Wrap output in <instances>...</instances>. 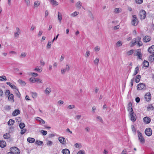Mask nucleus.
I'll return each mask as SVG.
<instances>
[{
  "label": "nucleus",
  "instance_id": "f257e3e1",
  "mask_svg": "<svg viewBox=\"0 0 154 154\" xmlns=\"http://www.w3.org/2000/svg\"><path fill=\"white\" fill-rule=\"evenodd\" d=\"M133 19L131 21L132 24L134 26H136L138 23V20L135 15H132Z\"/></svg>",
  "mask_w": 154,
  "mask_h": 154
},
{
  "label": "nucleus",
  "instance_id": "f03ea898",
  "mask_svg": "<svg viewBox=\"0 0 154 154\" xmlns=\"http://www.w3.org/2000/svg\"><path fill=\"white\" fill-rule=\"evenodd\" d=\"M129 116L132 122H135L137 119V116L133 112L129 113Z\"/></svg>",
  "mask_w": 154,
  "mask_h": 154
},
{
  "label": "nucleus",
  "instance_id": "7ed1b4c3",
  "mask_svg": "<svg viewBox=\"0 0 154 154\" xmlns=\"http://www.w3.org/2000/svg\"><path fill=\"white\" fill-rule=\"evenodd\" d=\"M10 151L12 152L14 154H19L20 150L17 147H13L10 149Z\"/></svg>",
  "mask_w": 154,
  "mask_h": 154
},
{
  "label": "nucleus",
  "instance_id": "20e7f679",
  "mask_svg": "<svg viewBox=\"0 0 154 154\" xmlns=\"http://www.w3.org/2000/svg\"><path fill=\"white\" fill-rule=\"evenodd\" d=\"M146 88L145 85L144 83H140L137 85V89L138 90H145Z\"/></svg>",
  "mask_w": 154,
  "mask_h": 154
},
{
  "label": "nucleus",
  "instance_id": "39448f33",
  "mask_svg": "<svg viewBox=\"0 0 154 154\" xmlns=\"http://www.w3.org/2000/svg\"><path fill=\"white\" fill-rule=\"evenodd\" d=\"M139 15L141 19H144L146 16V12L143 10H141L140 12Z\"/></svg>",
  "mask_w": 154,
  "mask_h": 154
},
{
  "label": "nucleus",
  "instance_id": "423d86ee",
  "mask_svg": "<svg viewBox=\"0 0 154 154\" xmlns=\"http://www.w3.org/2000/svg\"><path fill=\"white\" fill-rule=\"evenodd\" d=\"M138 137V139L140 143H143L145 141V140L143 137L142 133L139 131H137Z\"/></svg>",
  "mask_w": 154,
  "mask_h": 154
},
{
  "label": "nucleus",
  "instance_id": "0eeeda50",
  "mask_svg": "<svg viewBox=\"0 0 154 154\" xmlns=\"http://www.w3.org/2000/svg\"><path fill=\"white\" fill-rule=\"evenodd\" d=\"M145 99L147 102H149L151 99V96L149 92L147 93L145 95Z\"/></svg>",
  "mask_w": 154,
  "mask_h": 154
},
{
  "label": "nucleus",
  "instance_id": "6e6552de",
  "mask_svg": "<svg viewBox=\"0 0 154 154\" xmlns=\"http://www.w3.org/2000/svg\"><path fill=\"white\" fill-rule=\"evenodd\" d=\"M145 134L148 136H150L152 134V131L150 128H146L145 131Z\"/></svg>",
  "mask_w": 154,
  "mask_h": 154
},
{
  "label": "nucleus",
  "instance_id": "1a4fd4ad",
  "mask_svg": "<svg viewBox=\"0 0 154 154\" xmlns=\"http://www.w3.org/2000/svg\"><path fill=\"white\" fill-rule=\"evenodd\" d=\"M20 30L18 27L16 28V31L14 33V36L15 37L18 38L19 34L20 33Z\"/></svg>",
  "mask_w": 154,
  "mask_h": 154
},
{
  "label": "nucleus",
  "instance_id": "9d476101",
  "mask_svg": "<svg viewBox=\"0 0 154 154\" xmlns=\"http://www.w3.org/2000/svg\"><path fill=\"white\" fill-rule=\"evenodd\" d=\"M143 121L145 124H147L150 123L151 119L149 117H145L143 118Z\"/></svg>",
  "mask_w": 154,
  "mask_h": 154
},
{
  "label": "nucleus",
  "instance_id": "9b49d317",
  "mask_svg": "<svg viewBox=\"0 0 154 154\" xmlns=\"http://www.w3.org/2000/svg\"><path fill=\"white\" fill-rule=\"evenodd\" d=\"M59 142L63 144H65L66 143L65 138L62 137H60L58 138Z\"/></svg>",
  "mask_w": 154,
  "mask_h": 154
},
{
  "label": "nucleus",
  "instance_id": "f8f14e48",
  "mask_svg": "<svg viewBox=\"0 0 154 154\" xmlns=\"http://www.w3.org/2000/svg\"><path fill=\"white\" fill-rule=\"evenodd\" d=\"M128 110L129 112H133V111L132 109V103L131 102H130L128 104Z\"/></svg>",
  "mask_w": 154,
  "mask_h": 154
},
{
  "label": "nucleus",
  "instance_id": "ddd939ff",
  "mask_svg": "<svg viewBox=\"0 0 154 154\" xmlns=\"http://www.w3.org/2000/svg\"><path fill=\"white\" fill-rule=\"evenodd\" d=\"M8 97V100L11 103H13L14 101V95L12 94H10Z\"/></svg>",
  "mask_w": 154,
  "mask_h": 154
},
{
  "label": "nucleus",
  "instance_id": "4468645a",
  "mask_svg": "<svg viewBox=\"0 0 154 154\" xmlns=\"http://www.w3.org/2000/svg\"><path fill=\"white\" fill-rule=\"evenodd\" d=\"M6 84L9 85L12 88L15 89L17 90H18V89L17 87L15 85H13L12 83L10 82H6Z\"/></svg>",
  "mask_w": 154,
  "mask_h": 154
},
{
  "label": "nucleus",
  "instance_id": "2eb2a0df",
  "mask_svg": "<svg viewBox=\"0 0 154 154\" xmlns=\"http://www.w3.org/2000/svg\"><path fill=\"white\" fill-rule=\"evenodd\" d=\"M136 51H137L136 55L137 56L138 58L140 59H142V56L141 53V50L138 49Z\"/></svg>",
  "mask_w": 154,
  "mask_h": 154
},
{
  "label": "nucleus",
  "instance_id": "dca6fc26",
  "mask_svg": "<svg viewBox=\"0 0 154 154\" xmlns=\"http://www.w3.org/2000/svg\"><path fill=\"white\" fill-rule=\"evenodd\" d=\"M143 68L145 67V69H146L147 67H148L149 66V62L146 60H144L143 63Z\"/></svg>",
  "mask_w": 154,
  "mask_h": 154
},
{
  "label": "nucleus",
  "instance_id": "f3484780",
  "mask_svg": "<svg viewBox=\"0 0 154 154\" xmlns=\"http://www.w3.org/2000/svg\"><path fill=\"white\" fill-rule=\"evenodd\" d=\"M132 45L131 46H134L136 45L138 43V39H137V37L136 38H135L133 39V40L131 41Z\"/></svg>",
  "mask_w": 154,
  "mask_h": 154
},
{
  "label": "nucleus",
  "instance_id": "a211bd4d",
  "mask_svg": "<svg viewBox=\"0 0 154 154\" xmlns=\"http://www.w3.org/2000/svg\"><path fill=\"white\" fill-rule=\"evenodd\" d=\"M150 39V37L149 36L147 35L144 37L143 38V41L144 42H147L149 41Z\"/></svg>",
  "mask_w": 154,
  "mask_h": 154
},
{
  "label": "nucleus",
  "instance_id": "6ab92c4d",
  "mask_svg": "<svg viewBox=\"0 0 154 154\" xmlns=\"http://www.w3.org/2000/svg\"><path fill=\"white\" fill-rule=\"evenodd\" d=\"M148 51L150 53H154V45H152L149 47Z\"/></svg>",
  "mask_w": 154,
  "mask_h": 154
},
{
  "label": "nucleus",
  "instance_id": "aec40b11",
  "mask_svg": "<svg viewBox=\"0 0 154 154\" xmlns=\"http://www.w3.org/2000/svg\"><path fill=\"white\" fill-rule=\"evenodd\" d=\"M34 70L38 72H41L42 70V69L40 66H37L34 69Z\"/></svg>",
  "mask_w": 154,
  "mask_h": 154
},
{
  "label": "nucleus",
  "instance_id": "412c9836",
  "mask_svg": "<svg viewBox=\"0 0 154 154\" xmlns=\"http://www.w3.org/2000/svg\"><path fill=\"white\" fill-rule=\"evenodd\" d=\"M6 143L5 141L4 140H1L0 141V147L1 148H4L6 146Z\"/></svg>",
  "mask_w": 154,
  "mask_h": 154
},
{
  "label": "nucleus",
  "instance_id": "4be33fe9",
  "mask_svg": "<svg viewBox=\"0 0 154 154\" xmlns=\"http://www.w3.org/2000/svg\"><path fill=\"white\" fill-rule=\"evenodd\" d=\"M36 119L37 121L39 122L41 124H43L45 123V121L39 117H37L36 118Z\"/></svg>",
  "mask_w": 154,
  "mask_h": 154
},
{
  "label": "nucleus",
  "instance_id": "5701e85b",
  "mask_svg": "<svg viewBox=\"0 0 154 154\" xmlns=\"http://www.w3.org/2000/svg\"><path fill=\"white\" fill-rule=\"evenodd\" d=\"M122 11V9L119 8H115L114 10V13L115 14H118L120 13Z\"/></svg>",
  "mask_w": 154,
  "mask_h": 154
},
{
  "label": "nucleus",
  "instance_id": "b1692460",
  "mask_svg": "<svg viewBox=\"0 0 154 154\" xmlns=\"http://www.w3.org/2000/svg\"><path fill=\"white\" fill-rule=\"evenodd\" d=\"M50 1L53 6H56L58 5V2L55 0H50Z\"/></svg>",
  "mask_w": 154,
  "mask_h": 154
},
{
  "label": "nucleus",
  "instance_id": "393cba45",
  "mask_svg": "<svg viewBox=\"0 0 154 154\" xmlns=\"http://www.w3.org/2000/svg\"><path fill=\"white\" fill-rule=\"evenodd\" d=\"M141 38L140 37L138 36L137 39H138L137 45L140 47L143 45L142 42L141 41Z\"/></svg>",
  "mask_w": 154,
  "mask_h": 154
},
{
  "label": "nucleus",
  "instance_id": "a878e982",
  "mask_svg": "<svg viewBox=\"0 0 154 154\" xmlns=\"http://www.w3.org/2000/svg\"><path fill=\"white\" fill-rule=\"evenodd\" d=\"M20 112L19 109H16L13 111L12 115L13 116H15L20 114Z\"/></svg>",
  "mask_w": 154,
  "mask_h": 154
},
{
  "label": "nucleus",
  "instance_id": "bb28decb",
  "mask_svg": "<svg viewBox=\"0 0 154 154\" xmlns=\"http://www.w3.org/2000/svg\"><path fill=\"white\" fill-rule=\"evenodd\" d=\"M27 141L29 143H32L35 142V140L33 138L29 137L27 138Z\"/></svg>",
  "mask_w": 154,
  "mask_h": 154
},
{
  "label": "nucleus",
  "instance_id": "cd10ccee",
  "mask_svg": "<svg viewBox=\"0 0 154 154\" xmlns=\"http://www.w3.org/2000/svg\"><path fill=\"white\" fill-rule=\"evenodd\" d=\"M62 152L63 154H70L69 150L67 149H63L62 151Z\"/></svg>",
  "mask_w": 154,
  "mask_h": 154
},
{
  "label": "nucleus",
  "instance_id": "c85d7f7f",
  "mask_svg": "<svg viewBox=\"0 0 154 154\" xmlns=\"http://www.w3.org/2000/svg\"><path fill=\"white\" fill-rule=\"evenodd\" d=\"M31 94L32 95V97L34 99H35L37 97L38 94L35 92H31Z\"/></svg>",
  "mask_w": 154,
  "mask_h": 154
},
{
  "label": "nucleus",
  "instance_id": "c756f323",
  "mask_svg": "<svg viewBox=\"0 0 154 154\" xmlns=\"http://www.w3.org/2000/svg\"><path fill=\"white\" fill-rule=\"evenodd\" d=\"M51 91V88L49 87H47L46 88L45 90V93L47 94H49L50 93Z\"/></svg>",
  "mask_w": 154,
  "mask_h": 154
},
{
  "label": "nucleus",
  "instance_id": "7c9ffc66",
  "mask_svg": "<svg viewBox=\"0 0 154 154\" xmlns=\"http://www.w3.org/2000/svg\"><path fill=\"white\" fill-rule=\"evenodd\" d=\"M75 5L77 8L80 9L82 5V3L80 1H79Z\"/></svg>",
  "mask_w": 154,
  "mask_h": 154
},
{
  "label": "nucleus",
  "instance_id": "2f4dec72",
  "mask_svg": "<svg viewBox=\"0 0 154 154\" xmlns=\"http://www.w3.org/2000/svg\"><path fill=\"white\" fill-rule=\"evenodd\" d=\"M14 122L15 121L14 120L12 119H10L8 122V125H14Z\"/></svg>",
  "mask_w": 154,
  "mask_h": 154
},
{
  "label": "nucleus",
  "instance_id": "473e14b6",
  "mask_svg": "<svg viewBox=\"0 0 154 154\" xmlns=\"http://www.w3.org/2000/svg\"><path fill=\"white\" fill-rule=\"evenodd\" d=\"M79 12L75 11L71 14L70 16L72 17H75L79 14Z\"/></svg>",
  "mask_w": 154,
  "mask_h": 154
},
{
  "label": "nucleus",
  "instance_id": "72a5a7b5",
  "mask_svg": "<svg viewBox=\"0 0 154 154\" xmlns=\"http://www.w3.org/2000/svg\"><path fill=\"white\" fill-rule=\"evenodd\" d=\"M141 79V76L140 75H138L136 76L135 82L136 83H138L140 80Z\"/></svg>",
  "mask_w": 154,
  "mask_h": 154
},
{
  "label": "nucleus",
  "instance_id": "f704fd0d",
  "mask_svg": "<svg viewBox=\"0 0 154 154\" xmlns=\"http://www.w3.org/2000/svg\"><path fill=\"white\" fill-rule=\"evenodd\" d=\"M139 69V68L138 66H137L136 67L135 69L133 75V76L136 75L138 73Z\"/></svg>",
  "mask_w": 154,
  "mask_h": 154
},
{
  "label": "nucleus",
  "instance_id": "c9c22d12",
  "mask_svg": "<svg viewBox=\"0 0 154 154\" xmlns=\"http://www.w3.org/2000/svg\"><path fill=\"white\" fill-rule=\"evenodd\" d=\"M154 108L153 106L151 104H150L147 107V110L148 111L152 110L154 109Z\"/></svg>",
  "mask_w": 154,
  "mask_h": 154
},
{
  "label": "nucleus",
  "instance_id": "e433bc0d",
  "mask_svg": "<svg viewBox=\"0 0 154 154\" xmlns=\"http://www.w3.org/2000/svg\"><path fill=\"white\" fill-rule=\"evenodd\" d=\"M10 137V134L9 133H6L3 135V137L5 139H8Z\"/></svg>",
  "mask_w": 154,
  "mask_h": 154
},
{
  "label": "nucleus",
  "instance_id": "4c0bfd02",
  "mask_svg": "<svg viewBox=\"0 0 154 154\" xmlns=\"http://www.w3.org/2000/svg\"><path fill=\"white\" fill-rule=\"evenodd\" d=\"M134 50H131L126 53V54L128 56H129L131 55L133 53Z\"/></svg>",
  "mask_w": 154,
  "mask_h": 154
},
{
  "label": "nucleus",
  "instance_id": "58836bf2",
  "mask_svg": "<svg viewBox=\"0 0 154 154\" xmlns=\"http://www.w3.org/2000/svg\"><path fill=\"white\" fill-rule=\"evenodd\" d=\"M149 60L152 62L154 61V54L151 55L149 57Z\"/></svg>",
  "mask_w": 154,
  "mask_h": 154
},
{
  "label": "nucleus",
  "instance_id": "ea45409f",
  "mask_svg": "<svg viewBox=\"0 0 154 154\" xmlns=\"http://www.w3.org/2000/svg\"><path fill=\"white\" fill-rule=\"evenodd\" d=\"M40 2L38 1H36L34 2V5L35 7H37L40 5Z\"/></svg>",
  "mask_w": 154,
  "mask_h": 154
},
{
  "label": "nucleus",
  "instance_id": "a19ab883",
  "mask_svg": "<svg viewBox=\"0 0 154 154\" xmlns=\"http://www.w3.org/2000/svg\"><path fill=\"white\" fill-rule=\"evenodd\" d=\"M35 143L36 145L40 146L43 144V142L42 141L37 140L35 141Z\"/></svg>",
  "mask_w": 154,
  "mask_h": 154
},
{
  "label": "nucleus",
  "instance_id": "79ce46f5",
  "mask_svg": "<svg viewBox=\"0 0 154 154\" xmlns=\"http://www.w3.org/2000/svg\"><path fill=\"white\" fill-rule=\"evenodd\" d=\"M27 54L26 53L22 52L20 56V58H23L26 57Z\"/></svg>",
  "mask_w": 154,
  "mask_h": 154
},
{
  "label": "nucleus",
  "instance_id": "37998d69",
  "mask_svg": "<svg viewBox=\"0 0 154 154\" xmlns=\"http://www.w3.org/2000/svg\"><path fill=\"white\" fill-rule=\"evenodd\" d=\"M58 20L60 21V22H61L62 19V14H61L59 12L58 13Z\"/></svg>",
  "mask_w": 154,
  "mask_h": 154
},
{
  "label": "nucleus",
  "instance_id": "c03bdc74",
  "mask_svg": "<svg viewBox=\"0 0 154 154\" xmlns=\"http://www.w3.org/2000/svg\"><path fill=\"white\" fill-rule=\"evenodd\" d=\"M5 96L6 97H8L10 94H11L10 93V91L8 90H7L6 91L5 93Z\"/></svg>",
  "mask_w": 154,
  "mask_h": 154
},
{
  "label": "nucleus",
  "instance_id": "a18cd8bd",
  "mask_svg": "<svg viewBox=\"0 0 154 154\" xmlns=\"http://www.w3.org/2000/svg\"><path fill=\"white\" fill-rule=\"evenodd\" d=\"M75 107V105H70L67 107V108L70 109L74 108Z\"/></svg>",
  "mask_w": 154,
  "mask_h": 154
},
{
  "label": "nucleus",
  "instance_id": "49530a36",
  "mask_svg": "<svg viewBox=\"0 0 154 154\" xmlns=\"http://www.w3.org/2000/svg\"><path fill=\"white\" fill-rule=\"evenodd\" d=\"M29 81L32 83H35L36 82V78L31 77L29 79Z\"/></svg>",
  "mask_w": 154,
  "mask_h": 154
},
{
  "label": "nucleus",
  "instance_id": "de8ad7c7",
  "mask_svg": "<svg viewBox=\"0 0 154 154\" xmlns=\"http://www.w3.org/2000/svg\"><path fill=\"white\" fill-rule=\"evenodd\" d=\"M19 126L21 129H23L25 127V125L24 123H21L19 124Z\"/></svg>",
  "mask_w": 154,
  "mask_h": 154
},
{
  "label": "nucleus",
  "instance_id": "09e8293b",
  "mask_svg": "<svg viewBox=\"0 0 154 154\" xmlns=\"http://www.w3.org/2000/svg\"><path fill=\"white\" fill-rule=\"evenodd\" d=\"M99 60V59L98 57L96 58L94 60V63L95 64L98 65Z\"/></svg>",
  "mask_w": 154,
  "mask_h": 154
},
{
  "label": "nucleus",
  "instance_id": "8fccbe9b",
  "mask_svg": "<svg viewBox=\"0 0 154 154\" xmlns=\"http://www.w3.org/2000/svg\"><path fill=\"white\" fill-rule=\"evenodd\" d=\"M18 82L19 83H20V84L23 85H25L26 84L25 82L22 80L21 79H19L18 80Z\"/></svg>",
  "mask_w": 154,
  "mask_h": 154
},
{
  "label": "nucleus",
  "instance_id": "3c124183",
  "mask_svg": "<svg viewBox=\"0 0 154 154\" xmlns=\"http://www.w3.org/2000/svg\"><path fill=\"white\" fill-rule=\"evenodd\" d=\"M27 6H28L30 5V1L29 0H24Z\"/></svg>",
  "mask_w": 154,
  "mask_h": 154
},
{
  "label": "nucleus",
  "instance_id": "603ef678",
  "mask_svg": "<svg viewBox=\"0 0 154 154\" xmlns=\"http://www.w3.org/2000/svg\"><path fill=\"white\" fill-rule=\"evenodd\" d=\"M116 45L117 46L119 47L121 46L122 45V42L121 41H118L116 43Z\"/></svg>",
  "mask_w": 154,
  "mask_h": 154
},
{
  "label": "nucleus",
  "instance_id": "864d4df0",
  "mask_svg": "<svg viewBox=\"0 0 154 154\" xmlns=\"http://www.w3.org/2000/svg\"><path fill=\"white\" fill-rule=\"evenodd\" d=\"M100 48L98 46H96L94 48V50L95 51H99L100 50Z\"/></svg>",
  "mask_w": 154,
  "mask_h": 154
},
{
  "label": "nucleus",
  "instance_id": "5fc2aeb1",
  "mask_svg": "<svg viewBox=\"0 0 154 154\" xmlns=\"http://www.w3.org/2000/svg\"><path fill=\"white\" fill-rule=\"evenodd\" d=\"M20 134H23L26 131V129L24 128L21 129Z\"/></svg>",
  "mask_w": 154,
  "mask_h": 154
},
{
  "label": "nucleus",
  "instance_id": "6e6d98bb",
  "mask_svg": "<svg viewBox=\"0 0 154 154\" xmlns=\"http://www.w3.org/2000/svg\"><path fill=\"white\" fill-rule=\"evenodd\" d=\"M51 43L50 41H48L47 45V47L49 49L51 48Z\"/></svg>",
  "mask_w": 154,
  "mask_h": 154
},
{
  "label": "nucleus",
  "instance_id": "4d7b16f0",
  "mask_svg": "<svg viewBox=\"0 0 154 154\" xmlns=\"http://www.w3.org/2000/svg\"><path fill=\"white\" fill-rule=\"evenodd\" d=\"M47 144L48 146H51L53 144V142L51 141H48L47 143Z\"/></svg>",
  "mask_w": 154,
  "mask_h": 154
},
{
  "label": "nucleus",
  "instance_id": "13d9d810",
  "mask_svg": "<svg viewBox=\"0 0 154 154\" xmlns=\"http://www.w3.org/2000/svg\"><path fill=\"white\" fill-rule=\"evenodd\" d=\"M136 3L138 4H142L143 2V0H135Z\"/></svg>",
  "mask_w": 154,
  "mask_h": 154
},
{
  "label": "nucleus",
  "instance_id": "bf43d9fd",
  "mask_svg": "<svg viewBox=\"0 0 154 154\" xmlns=\"http://www.w3.org/2000/svg\"><path fill=\"white\" fill-rule=\"evenodd\" d=\"M66 70L65 68L62 69H61V74L62 75H64L65 73L66 72Z\"/></svg>",
  "mask_w": 154,
  "mask_h": 154
},
{
  "label": "nucleus",
  "instance_id": "052dcab7",
  "mask_svg": "<svg viewBox=\"0 0 154 154\" xmlns=\"http://www.w3.org/2000/svg\"><path fill=\"white\" fill-rule=\"evenodd\" d=\"M97 119L98 120L101 122L102 123H103V121L102 120V118H101V117L100 116H97Z\"/></svg>",
  "mask_w": 154,
  "mask_h": 154
},
{
  "label": "nucleus",
  "instance_id": "680f3d73",
  "mask_svg": "<svg viewBox=\"0 0 154 154\" xmlns=\"http://www.w3.org/2000/svg\"><path fill=\"white\" fill-rule=\"evenodd\" d=\"M29 74L35 77H36L38 75V74L35 72H30Z\"/></svg>",
  "mask_w": 154,
  "mask_h": 154
},
{
  "label": "nucleus",
  "instance_id": "e2e57ef3",
  "mask_svg": "<svg viewBox=\"0 0 154 154\" xmlns=\"http://www.w3.org/2000/svg\"><path fill=\"white\" fill-rule=\"evenodd\" d=\"M70 66H69L68 65H66V66L65 68V69H66V71H68L70 69Z\"/></svg>",
  "mask_w": 154,
  "mask_h": 154
},
{
  "label": "nucleus",
  "instance_id": "0e129e2a",
  "mask_svg": "<svg viewBox=\"0 0 154 154\" xmlns=\"http://www.w3.org/2000/svg\"><path fill=\"white\" fill-rule=\"evenodd\" d=\"M85 54V57H88L90 56V51L88 50L87 51Z\"/></svg>",
  "mask_w": 154,
  "mask_h": 154
},
{
  "label": "nucleus",
  "instance_id": "69168bd1",
  "mask_svg": "<svg viewBox=\"0 0 154 154\" xmlns=\"http://www.w3.org/2000/svg\"><path fill=\"white\" fill-rule=\"evenodd\" d=\"M89 17L91 18L92 19H94V17H93V14L91 11H89Z\"/></svg>",
  "mask_w": 154,
  "mask_h": 154
},
{
  "label": "nucleus",
  "instance_id": "338daca9",
  "mask_svg": "<svg viewBox=\"0 0 154 154\" xmlns=\"http://www.w3.org/2000/svg\"><path fill=\"white\" fill-rule=\"evenodd\" d=\"M41 133L44 135H46L47 134V132L46 131L42 130L41 131Z\"/></svg>",
  "mask_w": 154,
  "mask_h": 154
},
{
  "label": "nucleus",
  "instance_id": "774afa93",
  "mask_svg": "<svg viewBox=\"0 0 154 154\" xmlns=\"http://www.w3.org/2000/svg\"><path fill=\"white\" fill-rule=\"evenodd\" d=\"M36 82L37 83H42V81L41 79L38 78H36Z\"/></svg>",
  "mask_w": 154,
  "mask_h": 154
}]
</instances>
